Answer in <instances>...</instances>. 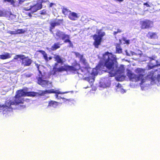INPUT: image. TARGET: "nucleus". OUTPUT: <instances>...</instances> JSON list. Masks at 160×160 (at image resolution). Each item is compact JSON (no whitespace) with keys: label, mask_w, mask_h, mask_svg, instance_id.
Returning <instances> with one entry per match:
<instances>
[{"label":"nucleus","mask_w":160,"mask_h":160,"mask_svg":"<svg viewBox=\"0 0 160 160\" xmlns=\"http://www.w3.org/2000/svg\"><path fill=\"white\" fill-rule=\"evenodd\" d=\"M28 88L25 89L18 90L17 91L14 101L11 100H8L5 102L4 104L0 105V112L3 114H6L12 112L13 111V105L17 106L19 104L23 103L24 100V98H22V97L25 96H34L35 93L31 92H25L24 91H27Z\"/></svg>","instance_id":"1"},{"label":"nucleus","mask_w":160,"mask_h":160,"mask_svg":"<svg viewBox=\"0 0 160 160\" xmlns=\"http://www.w3.org/2000/svg\"><path fill=\"white\" fill-rule=\"evenodd\" d=\"M103 58L104 61V65L108 70L111 77H113L117 73L119 72L121 70L118 69L115 71L114 64L116 62L117 59L115 56L111 53L106 52L103 55Z\"/></svg>","instance_id":"2"},{"label":"nucleus","mask_w":160,"mask_h":160,"mask_svg":"<svg viewBox=\"0 0 160 160\" xmlns=\"http://www.w3.org/2000/svg\"><path fill=\"white\" fill-rule=\"evenodd\" d=\"M145 69L141 68H137L135 70V72L138 75L132 73L130 71H128L127 73V76L130 80L132 81L137 82L142 79L144 76Z\"/></svg>","instance_id":"3"},{"label":"nucleus","mask_w":160,"mask_h":160,"mask_svg":"<svg viewBox=\"0 0 160 160\" xmlns=\"http://www.w3.org/2000/svg\"><path fill=\"white\" fill-rule=\"evenodd\" d=\"M98 35L95 34L92 36L94 40L93 45L96 48H98L99 46L101 44L102 37L105 35V33L104 32H102L100 33V31L98 32Z\"/></svg>","instance_id":"4"},{"label":"nucleus","mask_w":160,"mask_h":160,"mask_svg":"<svg viewBox=\"0 0 160 160\" xmlns=\"http://www.w3.org/2000/svg\"><path fill=\"white\" fill-rule=\"evenodd\" d=\"M19 58L22 60L21 64L24 66H29L31 64L32 60L28 57H26L23 55H17L14 58V59L18 60Z\"/></svg>","instance_id":"5"},{"label":"nucleus","mask_w":160,"mask_h":160,"mask_svg":"<svg viewBox=\"0 0 160 160\" xmlns=\"http://www.w3.org/2000/svg\"><path fill=\"white\" fill-rule=\"evenodd\" d=\"M140 24L141 29H145L152 28L153 27V22L149 20L146 19L141 21Z\"/></svg>","instance_id":"6"},{"label":"nucleus","mask_w":160,"mask_h":160,"mask_svg":"<svg viewBox=\"0 0 160 160\" xmlns=\"http://www.w3.org/2000/svg\"><path fill=\"white\" fill-rule=\"evenodd\" d=\"M54 21H52L50 22V26L49 30L50 32L53 33L52 30L56 26H59L63 22V19H55Z\"/></svg>","instance_id":"7"},{"label":"nucleus","mask_w":160,"mask_h":160,"mask_svg":"<svg viewBox=\"0 0 160 160\" xmlns=\"http://www.w3.org/2000/svg\"><path fill=\"white\" fill-rule=\"evenodd\" d=\"M42 8V5L41 3H37L33 6H31L29 8H24L23 10L27 11L31 10L32 12L33 13L41 9Z\"/></svg>","instance_id":"8"},{"label":"nucleus","mask_w":160,"mask_h":160,"mask_svg":"<svg viewBox=\"0 0 160 160\" xmlns=\"http://www.w3.org/2000/svg\"><path fill=\"white\" fill-rule=\"evenodd\" d=\"M72 65V66L68 65L69 71L77 72L81 68L80 64L76 60Z\"/></svg>","instance_id":"9"},{"label":"nucleus","mask_w":160,"mask_h":160,"mask_svg":"<svg viewBox=\"0 0 160 160\" xmlns=\"http://www.w3.org/2000/svg\"><path fill=\"white\" fill-rule=\"evenodd\" d=\"M56 35L57 37V40L58 39H61L62 40H64L66 38H69V36L68 35L65 34L63 32L58 30L57 31L56 33Z\"/></svg>","instance_id":"10"},{"label":"nucleus","mask_w":160,"mask_h":160,"mask_svg":"<svg viewBox=\"0 0 160 160\" xmlns=\"http://www.w3.org/2000/svg\"><path fill=\"white\" fill-rule=\"evenodd\" d=\"M37 83L42 87H45L48 86L49 83L51 84V82H49L48 80L42 79L41 77H38L37 78Z\"/></svg>","instance_id":"11"},{"label":"nucleus","mask_w":160,"mask_h":160,"mask_svg":"<svg viewBox=\"0 0 160 160\" xmlns=\"http://www.w3.org/2000/svg\"><path fill=\"white\" fill-rule=\"evenodd\" d=\"M79 16L78 14L74 12H72L70 11L68 14V17L71 20H76L79 18Z\"/></svg>","instance_id":"12"},{"label":"nucleus","mask_w":160,"mask_h":160,"mask_svg":"<svg viewBox=\"0 0 160 160\" xmlns=\"http://www.w3.org/2000/svg\"><path fill=\"white\" fill-rule=\"evenodd\" d=\"M147 37L150 39H156L158 38V36L156 32H149L147 34Z\"/></svg>","instance_id":"13"},{"label":"nucleus","mask_w":160,"mask_h":160,"mask_svg":"<svg viewBox=\"0 0 160 160\" xmlns=\"http://www.w3.org/2000/svg\"><path fill=\"white\" fill-rule=\"evenodd\" d=\"M42 93L45 94L47 93H55V94H61L60 92L57 90H55L53 89H52L49 90H46L43 91Z\"/></svg>","instance_id":"14"},{"label":"nucleus","mask_w":160,"mask_h":160,"mask_svg":"<svg viewBox=\"0 0 160 160\" xmlns=\"http://www.w3.org/2000/svg\"><path fill=\"white\" fill-rule=\"evenodd\" d=\"M91 69V68H90L88 67V66H87L86 67H81L80 69L83 73L84 75H87L88 73H90L89 69Z\"/></svg>","instance_id":"15"},{"label":"nucleus","mask_w":160,"mask_h":160,"mask_svg":"<svg viewBox=\"0 0 160 160\" xmlns=\"http://www.w3.org/2000/svg\"><path fill=\"white\" fill-rule=\"evenodd\" d=\"M58 70L59 72H62L63 71H69L68 65H64L63 66H62L60 68H58Z\"/></svg>","instance_id":"16"},{"label":"nucleus","mask_w":160,"mask_h":160,"mask_svg":"<svg viewBox=\"0 0 160 160\" xmlns=\"http://www.w3.org/2000/svg\"><path fill=\"white\" fill-rule=\"evenodd\" d=\"M61 44L59 42H56L51 46V49L52 51H54L60 48Z\"/></svg>","instance_id":"17"},{"label":"nucleus","mask_w":160,"mask_h":160,"mask_svg":"<svg viewBox=\"0 0 160 160\" xmlns=\"http://www.w3.org/2000/svg\"><path fill=\"white\" fill-rule=\"evenodd\" d=\"M59 103L56 101L51 100L48 102V107H52L56 108L58 105Z\"/></svg>","instance_id":"18"},{"label":"nucleus","mask_w":160,"mask_h":160,"mask_svg":"<svg viewBox=\"0 0 160 160\" xmlns=\"http://www.w3.org/2000/svg\"><path fill=\"white\" fill-rule=\"evenodd\" d=\"M11 57L10 54L8 52H6L4 54L0 55V59L2 60H5Z\"/></svg>","instance_id":"19"},{"label":"nucleus","mask_w":160,"mask_h":160,"mask_svg":"<svg viewBox=\"0 0 160 160\" xmlns=\"http://www.w3.org/2000/svg\"><path fill=\"white\" fill-rule=\"evenodd\" d=\"M55 59V60L57 62V64L58 63H60L62 64L63 63V62L62 58L58 55H55L54 57Z\"/></svg>","instance_id":"20"},{"label":"nucleus","mask_w":160,"mask_h":160,"mask_svg":"<svg viewBox=\"0 0 160 160\" xmlns=\"http://www.w3.org/2000/svg\"><path fill=\"white\" fill-rule=\"evenodd\" d=\"M38 52L41 53L43 55L44 59L46 61H48L47 54L45 51L42 50H38Z\"/></svg>","instance_id":"21"},{"label":"nucleus","mask_w":160,"mask_h":160,"mask_svg":"<svg viewBox=\"0 0 160 160\" xmlns=\"http://www.w3.org/2000/svg\"><path fill=\"white\" fill-rule=\"evenodd\" d=\"M116 52L118 53H122V49L121 48L120 44L117 43L116 45Z\"/></svg>","instance_id":"22"},{"label":"nucleus","mask_w":160,"mask_h":160,"mask_svg":"<svg viewBox=\"0 0 160 160\" xmlns=\"http://www.w3.org/2000/svg\"><path fill=\"white\" fill-rule=\"evenodd\" d=\"M79 60L83 65L86 66H88V62L85 58L84 57V56H83Z\"/></svg>","instance_id":"23"},{"label":"nucleus","mask_w":160,"mask_h":160,"mask_svg":"<svg viewBox=\"0 0 160 160\" xmlns=\"http://www.w3.org/2000/svg\"><path fill=\"white\" fill-rule=\"evenodd\" d=\"M33 74L29 72H27L22 74V76L24 78H28L31 77Z\"/></svg>","instance_id":"24"},{"label":"nucleus","mask_w":160,"mask_h":160,"mask_svg":"<svg viewBox=\"0 0 160 160\" xmlns=\"http://www.w3.org/2000/svg\"><path fill=\"white\" fill-rule=\"evenodd\" d=\"M58 64L57 63H55L54 65L55 66L53 68V75H55L56 74V72H59L58 70V68H57L56 67L57 66Z\"/></svg>","instance_id":"25"},{"label":"nucleus","mask_w":160,"mask_h":160,"mask_svg":"<svg viewBox=\"0 0 160 160\" xmlns=\"http://www.w3.org/2000/svg\"><path fill=\"white\" fill-rule=\"evenodd\" d=\"M25 31L23 29H18L16 30V34L24 33Z\"/></svg>","instance_id":"26"},{"label":"nucleus","mask_w":160,"mask_h":160,"mask_svg":"<svg viewBox=\"0 0 160 160\" xmlns=\"http://www.w3.org/2000/svg\"><path fill=\"white\" fill-rule=\"evenodd\" d=\"M70 11H69L66 8H63L62 9V13L65 15H68V13H69Z\"/></svg>","instance_id":"27"},{"label":"nucleus","mask_w":160,"mask_h":160,"mask_svg":"<svg viewBox=\"0 0 160 160\" xmlns=\"http://www.w3.org/2000/svg\"><path fill=\"white\" fill-rule=\"evenodd\" d=\"M74 54L76 57L79 58V60L83 56V54H81L77 52H74Z\"/></svg>","instance_id":"28"},{"label":"nucleus","mask_w":160,"mask_h":160,"mask_svg":"<svg viewBox=\"0 0 160 160\" xmlns=\"http://www.w3.org/2000/svg\"><path fill=\"white\" fill-rule=\"evenodd\" d=\"M3 2H9L11 3V5H14L15 2L14 0H3Z\"/></svg>","instance_id":"29"},{"label":"nucleus","mask_w":160,"mask_h":160,"mask_svg":"<svg viewBox=\"0 0 160 160\" xmlns=\"http://www.w3.org/2000/svg\"><path fill=\"white\" fill-rule=\"evenodd\" d=\"M40 13L42 15H45L47 14L46 10L45 9H43L40 11Z\"/></svg>","instance_id":"30"},{"label":"nucleus","mask_w":160,"mask_h":160,"mask_svg":"<svg viewBox=\"0 0 160 160\" xmlns=\"http://www.w3.org/2000/svg\"><path fill=\"white\" fill-rule=\"evenodd\" d=\"M26 107V105H20L19 106H18V108L19 109H20L24 108Z\"/></svg>","instance_id":"31"},{"label":"nucleus","mask_w":160,"mask_h":160,"mask_svg":"<svg viewBox=\"0 0 160 160\" xmlns=\"http://www.w3.org/2000/svg\"><path fill=\"white\" fill-rule=\"evenodd\" d=\"M8 33L11 35L16 34V30L15 31H9L8 32Z\"/></svg>","instance_id":"32"},{"label":"nucleus","mask_w":160,"mask_h":160,"mask_svg":"<svg viewBox=\"0 0 160 160\" xmlns=\"http://www.w3.org/2000/svg\"><path fill=\"white\" fill-rule=\"evenodd\" d=\"M35 66L37 67V68L39 72V73H41V71L39 70V66H40L39 65V64H38V63H36Z\"/></svg>","instance_id":"33"},{"label":"nucleus","mask_w":160,"mask_h":160,"mask_svg":"<svg viewBox=\"0 0 160 160\" xmlns=\"http://www.w3.org/2000/svg\"><path fill=\"white\" fill-rule=\"evenodd\" d=\"M60 98L62 99L64 102H66L67 101H70V99H66L63 97Z\"/></svg>","instance_id":"34"},{"label":"nucleus","mask_w":160,"mask_h":160,"mask_svg":"<svg viewBox=\"0 0 160 160\" xmlns=\"http://www.w3.org/2000/svg\"><path fill=\"white\" fill-rule=\"evenodd\" d=\"M18 3L20 4H21L25 0H18Z\"/></svg>","instance_id":"35"},{"label":"nucleus","mask_w":160,"mask_h":160,"mask_svg":"<svg viewBox=\"0 0 160 160\" xmlns=\"http://www.w3.org/2000/svg\"><path fill=\"white\" fill-rule=\"evenodd\" d=\"M55 98L58 99H61L60 98H62L60 96H58V94H56L55 95Z\"/></svg>","instance_id":"36"},{"label":"nucleus","mask_w":160,"mask_h":160,"mask_svg":"<svg viewBox=\"0 0 160 160\" xmlns=\"http://www.w3.org/2000/svg\"><path fill=\"white\" fill-rule=\"evenodd\" d=\"M143 5H145L147 7H150V5L147 2L144 3Z\"/></svg>","instance_id":"37"},{"label":"nucleus","mask_w":160,"mask_h":160,"mask_svg":"<svg viewBox=\"0 0 160 160\" xmlns=\"http://www.w3.org/2000/svg\"><path fill=\"white\" fill-rule=\"evenodd\" d=\"M68 39H65L64 42V43L69 42H70V40L69 39V38H67Z\"/></svg>","instance_id":"38"},{"label":"nucleus","mask_w":160,"mask_h":160,"mask_svg":"<svg viewBox=\"0 0 160 160\" xmlns=\"http://www.w3.org/2000/svg\"><path fill=\"white\" fill-rule=\"evenodd\" d=\"M90 77H87L85 78V79L89 82L90 81Z\"/></svg>","instance_id":"39"},{"label":"nucleus","mask_w":160,"mask_h":160,"mask_svg":"<svg viewBox=\"0 0 160 160\" xmlns=\"http://www.w3.org/2000/svg\"><path fill=\"white\" fill-rule=\"evenodd\" d=\"M125 43H126V44H129L130 43V41L128 40H126L125 41Z\"/></svg>","instance_id":"40"},{"label":"nucleus","mask_w":160,"mask_h":160,"mask_svg":"<svg viewBox=\"0 0 160 160\" xmlns=\"http://www.w3.org/2000/svg\"><path fill=\"white\" fill-rule=\"evenodd\" d=\"M68 43L69 44V45H70V47H73V44L72 43V42L70 40V42H69Z\"/></svg>","instance_id":"41"},{"label":"nucleus","mask_w":160,"mask_h":160,"mask_svg":"<svg viewBox=\"0 0 160 160\" xmlns=\"http://www.w3.org/2000/svg\"><path fill=\"white\" fill-rule=\"evenodd\" d=\"M48 0H41V3H42L43 2H46L48 1Z\"/></svg>","instance_id":"42"},{"label":"nucleus","mask_w":160,"mask_h":160,"mask_svg":"<svg viewBox=\"0 0 160 160\" xmlns=\"http://www.w3.org/2000/svg\"><path fill=\"white\" fill-rule=\"evenodd\" d=\"M54 4L53 3H50L49 5V7H50V8L52 7V6Z\"/></svg>","instance_id":"43"},{"label":"nucleus","mask_w":160,"mask_h":160,"mask_svg":"<svg viewBox=\"0 0 160 160\" xmlns=\"http://www.w3.org/2000/svg\"><path fill=\"white\" fill-rule=\"evenodd\" d=\"M121 32V30L120 29H118L117 30V32L118 33H119V32Z\"/></svg>","instance_id":"44"},{"label":"nucleus","mask_w":160,"mask_h":160,"mask_svg":"<svg viewBox=\"0 0 160 160\" xmlns=\"http://www.w3.org/2000/svg\"><path fill=\"white\" fill-rule=\"evenodd\" d=\"M115 1H118L119 2H122L123 1V0H114Z\"/></svg>","instance_id":"45"},{"label":"nucleus","mask_w":160,"mask_h":160,"mask_svg":"<svg viewBox=\"0 0 160 160\" xmlns=\"http://www.w3.org/2000/svg\"><path fill=\"white\" fill-rule=\"evenodd\" d=\"M118 33L117 32V31H114L113 32V34L114 35H116Z\"/></svg>","instance_id":"46"},{"label":"nucleus","mask_w":160,"mask_h":160,"mask_svg":"<svg viewBox=\"0 0 160 160\" xmlns=\"http://www.w3.org/2000/svg\"><path fill=\"white\" fill-rule=\"evenodd\" d=\"M28 16L30 17H31L32 16V15H31V13H28Z\"/></svg>","instance_id":"47"},{"label":"nucleus","mask_w":160,"mask_h":160,"mask_svg":"<svg viewBox=\"0 0 160 160\" xmlns=\"http://www.w3.org/2000/svg\"><path fill=\"white\" fill-rule=\"evenodd\" d=\"M52 57H49L48 58V60H51L52 59Z\"/></svg>","instance_id":"48"},{"label":"nucleus","mask_w":160,"mask_h":160,"mask_svg":"<svg viewBox=\"0 0 160 160\" xmlns=\"http://www.w3.org/2000/svg\"><path fill=\"white\" fill-rule=\"evenodd\" d=\"M121 85L120 84L118 83L117 86V87H119V85Z\"/></svg>","instance_id":"49"},{"label":"nucleus","mask_w":160,"mask_h":160,"mask_svg":"<svg viewBox=\"0 0 160 160\" xmlns=\"http://www.w3.org/2000/svg\"><path fill=\"white\" fill-rule=\"evenodd\" d=\"M116 67L117 68V66H116Z\"/></svg>","instance_id":"50"}]
</instances>
